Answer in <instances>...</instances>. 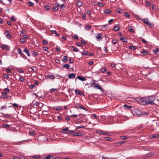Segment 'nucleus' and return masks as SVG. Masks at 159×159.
Returning <instances> with one entry per match:
<instances>
[{
	"label": "nucleus",
	"instance_id": "nucleus-1",
	"mask_svg": "<svg viewBox=\"0 0 159 159\" xmlns=\"http://www.w3.org/2000/svg\"><path fill=\"white\" fill-rule=\"evenodd\" d=\"M155 98L153 97H146L142 98H137L135 100L137 102L143 105L154 104L153 102L154 101Z\"/></svg>",
	"mask_w": 159,
	"mask_h": 159
},
{
	"label": "nucleus",
	"instance_id": "nucleus-2",
	"mask_svg": "<svg viewBox=\"0 0 159 159\" xmlns=\"http://www.w3.org/2000/svg\"><path fill=\"white\" fill-rule=\"evenodd\" d=\"M143 21L146 25H149L150 27H152L153 25L152 23H150L148 19H143Z\"/></svg>",
	"mask_w": 159,
	"mask_h": 159
},
{
	"label": "nucleus",
	"instance_id": "nucleus-3",
	"mask_svg": "<svg viewBox=\"0 0 159 159\" xmlns=\"http://www.w3.org/2000/svg\"><path fill=\"white\" fill-rule=\"evenodd\" d=\"M97 133L99 134H101L107 135H108V133L104 131H102L100 130H97Z\"/></svg>",
	"mask_w": 159,
	"mask_h": 159
},
{
	"label": "nucleus",
	"instance_id": "nucleus-4",
	"mask_svg": "<svg viewBox=\"0 0 159 159\" xmlns=\"http://www.w3.org/2000/svg\"><path fill=\"white\" fill-rule=\"evenodd\" d=\"M1 48L2 49H6V50L7 51L9 50H10L9 47V46L6 44H3L2 45L1 47Z\"/></svg>",
	"mask_w": 159,
	"mask_h": 159
},
{
	"label": "nucleus",
	"instance_id": "nucleus-5",
	"mask_svg": "<svg viewBox=\"0 0 159 159\" xmlns=\"http://www.w3.org/2000/svg\"><path fill=\"white\" fill-rule=\"evenodd\" d=\"M75 108H80V109H82L83 110H86V109L85 108H84V107H83L81 106H80L79 104H76L75 105Z\"/></svg>",
	"mask_w": 159,
	"mask_h": 159
},
{
	"label": "nucleus",
	"instance_id": "nucleus-6",
	"mask_svg": "<svg viewBox=\"0 0 159 159\" xmlns=\"http://www.w3.org/2000/svg\"><path fill=\"white\" fill-rule=\"evenodd\" d=\"M135 114L137 116H139L142 114V112L138 110H135L134 111Z\"/></svg>",
	"mask_w": 159,
	"mask_h": 159
},
{
	"label": "nucleus",
	"instance_id": "nucleus-7",
	"mask_svg": "<svg viewBox=\"0 0 159 159\" xmlns=\"http://www.w3.org/2000/svg\"><path fill=\"white\" fill-rule=\"evenodd\" d=\"M70 49L71 50H73L75 52H78L79 51V50L78 48L74 46H71L70 47Z\"/></svg>",
	"mask_w": 159,
	"mask_h": 159
},
{
	"label": "nucleus",
	"instance_id": "nucleus-8",
	"mask_svg": "<svg viewBox=\"0 0 159 159\" xmlns=\"http://www.w3.org/2000/svg\"><path fill=\"white\" fill-rule=\"evenodd\" d=\"M76 78L82 81H84L86 80V79L84 77H82V76L80 75L77 76Z\"/></svg>",
	"mask_w": 159,
	"mask_h": 159
},
{
	"label": "nucleus",
	"instance_id": "nucleus-9",
	"mask_svg": "<svg viewBox=\"0 0 159 159\" xmlns=\"http://www.w3.org/2000/svg\"><path fill=\"white\" fill-rule=\"evenodd\" d=\"M38 103H38L35 100H34L32 102V104L33 105L34 108L38 106Z\"/></svg>",
	"mask_w": 159,
	"mask_h": 159
},
{
	"label": "nucleus",
	"instance_id": "nucleus-10",
	"mask_svg": "<svg viewBox=\"0 0 159 159\" xmlns=\"http://www.w3.org/2000/svg\"><path fill=\"white\" fill-rule=\"evenodd\" d=\"M24 52L26 53L27 55L28 56H30V52L29 51L27 48H25L23 50Z\"/></svg>",
	"mask_w": 159,
	"mask_h": 159
},
{
	"label": "nucleus",
	"instance_id": "nucleus-11",
	"mask_svg": "<svg viewBox=\"0 0 159 159\" xmlns=\"http://www.w3.org/2000/svg\"><path fill=\"white\" fill-rule=\"evenodd\" d=\"M75 75L74 73H71L69 74L68 77L69 78H74L75 77Z\"/></svg>",
	"mask_w": 159,
	"mask_h": 159
},
{
	"label": "nucleus",
	"instance_id": "nucleus-12",
	"mask_svg": "<svg viewBox=\"0 0 159 159\" xmlns=\"http://www.w3.org/2000/svg\"><path fill=\"white\" fill-rule=\"evenodd\" d=\"M7 33L6 37L7 39H9L11 37V35L9 33V31L7 30L5 31V34Z\"/></svg>",
	"mask_w": 159,
	"mask_h": 159
},
{
	"label": "nucleus",
	"instance_id": "nucleus-13",
	"mask_svg": "<svg viewBox=\"0 0 159 159\" xmlns=\"http://www.w3.org/2000/svg\"><path fill=\"white\" fill-rule=\"evenodd\" d=\"M31 54L34 57L38 56L39 54L38 52H36L34 51L31 52Z\"/></svg>",
	"mask_w": 159,
	"mask_h": 159
},
{
	"label": "nucleus",
	"instance_id": "nucleus-14",
	"mask_svg": "<svg viewBox=\"0 0 159 159\" xmlns=\"http://www.w3.org/2000/svg\"><path fill=\"white\" fill-rule=\"evenodd\" d=\"M62 61L66 62L67 61V56H64L63 58L62 59Z\"/></svg>",
	"mask_w": 159,
	"mask_h": 159
},
{
	"label": "nucleus",
	"instance_id": "nucleus-15",
	"mask_svg": "<svg viewBox=\"0 0 159 159\" xmlns=\"http://www.w3.org/2000/svg\"><path fill=\"white\" fill-rule=\"evenodd\" d=\"M91 28V25H86L85 26V29L86 30L89 31L90 30Z\"/></svg>",
	"mask_w": 159,
	"mask_h": 159
},
{
	"label": "nucleus",
	"instance_id": "nucleus-16",
	"mask_svg": "<svg viewBox=\"0 0 159 159\" xmlns=\"http://www.w3.org/2000/svg\"><path fill=\"white\" fill-rule=\"evenodd\" d=\"M80 53H81L82 54V55H84L87 56L88 52H87V51L84 50L82 52H80Z\"/></svg>",
	"mask_w": 159,
	"mask_h": 159
},
{
	"label": "nucleus",
	"instance_id": "nucleus-17",
	"mask_svg": "<svg viewBox=\"0 0 159 159\" xmlns=\"http://www.w3.org/2000/svg\"><path fill=\"white\" fill-rule=\"evenodd\" d=\"M31 157L33 159L39 158L40 157V156L38 155L31 156Z\"/></svg>",
	"mask_w": 159,
	"mask_h": 159
},
{
	"label": "nucleus",
	"instance_id": "nucleus-18",
	"mask_svg": "<svg viewBox=\"0 0 159 159\" xmlns=\"http://www.w3.org/2000/svg\"><path fill=\"white\" fill-rule=\"evenodd\" d=\"M17 49H18V53L20 54L21 56H22L23 55V53L22 52L21 49L18 48H17Z\"/></svg>",
	"mask_w": 159,
	"mask_h": 159
},
{
	"label": "nucleus",
	"instance_id": "nucleus-19",
	"mask_svg": "<svg viewBox=\"0 0 159 159\" xmlns=\"http://www.w3.org/2000/svg\"><path fill=\"white\" fill-rule=\"evenodd\" d=\"M82 133H75L73 134L74 136H81L82 135Z\"/></svg>",
	"mask_w": 159,
	"mask_h": 159
},
{
	"label": "nucleus",
	"instance_id": "nucleus-20",
	"mask_svg": "<svg viewBox=\"0 0 159 159\" xmlns=\"http://www.w3.org/2000/svg\"><path fill=\"white\" fill-rule=\"evenodd\" d=\"M120 29V27L119 26H116L113 28L114 30L115 31H117Z\"/></svg>",
	"mask_w": 159,
	"mask_h": 159
},
{
	"label": "nucleus",
	"instance_id": "nucleus-21",
	"mask_svg": "<svg viewBox=\"0 0 159 159\" xmlns=\"http://www.w3.org/2000/svg\"><path fill=\"white\" fill-rule=\"evenodd\" d=\"M102 38V35L100 34H98L96 37L98 41L100 39Z\"/></svg>",
	"mask_w": 159,
	"mask_h": 159
},
{
	"label": "nucleus",
	"instance_id": "nucleus-22",
	"mask_svg": "<svg viewBox=\"0 0 159 159\" xmlns=\"http://www.w3.org/2000/svg\"><path fill=\"white\" fill-rule=\"evenodd\" d=\"M128 30L131 33H133L134 32V29H132V26H131L129 27Z\"/></svg>",
	"mask_w": 159,
	"mask_h": 159
},
{
	"label": "nucleus",
	"instance_id": "nucleus-23",
	"mask_svg": "<svg viewBox=\"0 0 159 159\" xmlns=\"http://www.w3.org/2000/svg\"><path fill=\"white\" fill-rule=\"evenodd\" d=\"M61 107H54V109L56 110H60L61 109Z\"/></svg>",
	"mask_w": 159,
	"mask_h": 159
},
{
	"label": "nucleus",
	"instance_id": "nucleus-24",
	"mask_svg": "<svg viewBox=\"0 0 159 159\" xmlns=\"http://www.w3.org/2000/svg\"><path fill=\"white\" fill-rule=\"evenodd\" d=\"M153 52L155 54H156L159 52V48H157L156 49L153 50Z\"/></svg>",
	"mask_w": 159,
	"mask_h": 159
},
{
	"label": "nucleus",
	"instance_id": "nucleus-25",
	"mask_svg": "<svg viewBox=\"0 0 159 159\" xmlns=\"http://www.w3.org/2000/svg\"><path fill=\"white\" fill-rule=\"evenodd\" d=\"M75 92L76 94H81L80 91L78 89L75 90Z\"/></svg>",
	"mask_w": 159,
	"mask_h": 159
},
{
	"label": "nucleus",
	"instance_id": "nucleus-26",
	"mask_svg": "<svg viewBox=\"0 0 159 159\" xmlns=\"http://www.w3.org/2000/svg\"><path fill=\"white\" fill-rule=\"evenodd\" d=\"M111 10L109 9H106L104 11V12L105 14L110 13L111 12Z\"/></svg>",
	"mask_w": 159,
	"mask_h": 159
},
{
	"label": "nucleus",
	"instance_id": "nucleus-27",
	"mask_svg": "<svg viewBox=\"0 0 159 159\" xmlns=\"http://www.w3.org/2000/svg\"><path fill=\"white\" fill-rule=\"evenodd\" d=\"M6 71L8 73V75H10L11 74V70L10 69H9V68H8L7 69H6Z\"/></svg>",
	"mask_w": 159,
	"mask_h": 159
},
{
	"label": "nucleus",
	"instance_id": "nucleus-28",
	"mask_svg": "<svg viewBox=\"0 0 159 159\" xmlns=\"http://www.w3.org/2000/svg\"><path fill=\"white\" fill-rule=\"evenodd\" d=\"M63 68H66L67 69H69V67H70V66L68 64H66L64 65H63Z\"/></svg>",
	"mask_w": 159,
	"mask_h": 159
},
{
	"label": "nucleus",
	"instance_id": "nucleus-29",
	"mask_svg": "<svg viewBox=\"0 0 159 159\" xmlns=\"http://www.w3.org/2000/svg\"><path fill=\"white\" fill-rule=\"evenodd\" d=\"M17 54L16 52H15L13 53L12 57H13L14 58H16L17 57Z\"/></svg>",
	"mask_w": 159,
	"mask_h": 159
},
{
	"label": "nucleus",
	"instance_id": "nucleus-30",
	"mask_svg": "<svg viewBox=\"0 0 159 159\" xmlns=\"http://www.w3.org/2000/svg\"><path fill=\"white\" fill-rule=\"evenodd\" d=\"M47 77L50 78V79H53L55 78V77L53 75H48Z\"/></svg>",
	"mask_w": 159,
	"mask_h": 159
},
{
	"label": "nucleus",
	"instance_id": "nucleus-31",
	"mask_svg": "<svg viewBox=\"0 0 159 159\" xmlns=\"http://www.w3.org/2000/svg\"><path fill=\"white\" fill-rule=\"evenodd\" d=\"M74 132L75 131L74 130H69L68 129L67 130V131H66V133L71 134L74 133Z\"/></svg>",
	"mask_w": 159,
	"mask_h": 159
},
{
	"label": "nucleus",
	"instance_id": "nucleus-32",
	"mask_svg": "<svg viewBox=\"0 0 159 159\" xmlns=\"http://www.w3.org/2000/svg\"><path fill=\"white\" fill-rule=\"evenodd\" d=\"M76 5L78 7H80L82 5V3L81 2H79L77 3Z\"/></svg>",
	"mask_w": 159,
	"mask_h": 159
},
{
	"label": "nucleus",
	"instance_id": "nucleus-33",
	"mask_svg": "<svg viewBox=\"0 0 159 159\" xmlns=\"http://www.w3.org/2000/svg\"><path fill=\"white\" fill-rule=\"evenodd\" d=\"M93 87H94L95 88H97L98 89H100L101 90H102V88L100 86H99L95 85L93 86Z\"/></svg>",
	"mask_w": 159,
	"mask_h": 159
},
{
	"label": "nucleus",
	"instance_id": "nucleus-34",
	"mask_svg": "<svg viewBox=\"0 0 159 159\" xmlns=\"http://www.w3.org/2000/svg\"><path fill=\"white\" fill-rule=\"evenodd\" d=\"M120 138L122 139H128L127 136H120Z\"/></svg>",
	"mask_w": 159,
	"mask_h": 159
},
{
	"label": "nucleus",
	"instance_id": "nucleus-35",
	"mask_svg": "<svg viewBox=\"0 0 159 159\" xmlns=\"http://www.w3.org/2000/svg\"><path fill=\"white\" fill-rule=\"evenodd\" d=\"M43 105V104L41 102H39L38 103V106L40 108H42Z\"/></svg>",
	"mask_w": 159,
	"mask_h": 159
},
{
	"label": "nucleus",
	"instance_id": "nucleus-36",
	"mask_svg": "<svg viewBox=\"0 0 159 159\" xmlns=\"http://www.w3.org/2000/svg\"><path fill=\"white\" fill-rule=\"evenodd\" d=\"M120 39L122 40L124 42H126L127 41V39L125 38L121 37Z\"/></svg>",
	"mask_w": 159,
	"mask_h": 159
},
{
	"label": "nucleus",
	"instance_id": "nucleus-37",
	"mask_svg": "<svg viewBox=\"0 0 159 159\" xmlns=\"http://www.w3.org/2000/svg\"><path fill=\"white\" fill-rule=\"evenodd\" d=\"M20 43H24L25 41V40L24 38H21L20 39Z\"/></svg>",
	"mask_w": 159,
	"mask_h": 159
},
{
	"label": "nucleus",
	"instance_id": "nucleus-38",
	"mask_svg": "<svg viewBox=\"0 0 159 159\" xmlns=\"http://www.w3.org/2000/svg\"><path fill=\"white\" fill-rule=\"evenodd\" d=\"M76 128V129H80V128H85V127L84 126H82V125H80V126H76L75 127Z\"/></svg>",
	"mask_w": 159,
	"mask_h": 159
},
{
	"label": "nucleus",
	"instance_id": "nucleus-39",
	"mask_svg": "<svg viewBox=\"0 0 159 159\" xmlns=\"http://www.w3.org/2000/svg\"><path fill=\"white\" fill-rule=\"evenodd\" d=\"M19 76H20V81L21 82H23L24 81V79L23 77L20 75H19Z\"/></svg>",
	"mask_w": 159,
	"mask_h": 159
},
{
	"label": "nucleus",
	"instance_id": "nucleus-40",
	"mask_svg": "<svg viewBox=\"0 0 159 159\" xmlns=\"http://www.w3.org/2000/svg\"><path fill=\"white\" fill-rule=\"evenodd\" d=\"M158 137L159 135L157 134H156L152 135V138H157Z\"/></svg>",
	"mask_w": 159,
	"mask_h": 159
},
{
	"label": "nucleus",
	"instance_id": "nucleus-41",
	"mask_svg": "<svg viewBox=\"0 0 159 159\" xmlns=\"http://www.w3.org/2000/svg\"><path fill=\"white\" fill-rule=\"evenodd\" d=\"M129 48L133 50H134L136 49V48L134 46H129Z\"/></svg>",
	"mask_w": 159,
	"mask_h": 159
},
{
	"label": "nucleus",
	"instance_id": "nucleus-42",
	"mask_svg": "<svg viewBox=\"0 0 159 159\" xmlns=\"http://www.w3.org/2000/svg\"><path fill=\"white\" fill-rule=\"evenodd\" d=\"M29 134H30V135L31 136H33L35 134V132H33L30 131L29 133Z\"/></svg>",
	"mask_w": 159,
	"mask_h": 159
},
{
	"label": "nucleus",
	"instance_id": "nucleus-43",
	"mask_svg": "<svg viewBox=\"0 0 159 159\" xmlns=\"http://www.w3.org/2000/svg\"><path fill=\"white\" fill-rule=\"evenodd\" d=\"M44 8L45 10L46 11L50 9V7L48 6H46Z\"/></svg>",
	"mask_w": 159,
	"mask_h": 159
},
{
	"label": "nucleus",
	"instance_id": "nucleus-44",
	"mask_svg": "<svg viewBox=\"0 0 159 159\" xmlns=\"http://www.w3.org/2000/svg\"><path fill=\"white\" fill-rule=\"evenodd\" d=\"M146 6H147L148 7H149L150 6V3L148 1H146Z\"/></svg>",
	"mask_w": 159,
	"mask_h": 159
},
{
	"label": "nucleus",
	"instance_id": "nucleus-45",
	"mask_svg": "<svg viewBox=\"0 0 159 159\" xmlns=\"http://www.w3.org/2000/svg\"><path fill=\"white\" fill-rule=\"evenodd\" d=\"M116 12L119 13H122L123 11L122 9H118L116 10Z\"/></svg>",
	"mask_w": 159,
	"mask_h": 159
},
{
	"label": "nucleus",
	"instance_id": "nucleus-46",
	"mask_svg": "<svg viewBox=\"0 0 159 159\" xmlns=\"http://www.w3.org/2000/svg\"><path fill=\"white\" fill-rule=\"evenodd\" d=\"M100 70L101 72H104L106 71V70L105 68H102L100 69Z\"/></svg>",
	"mask_w": 159,
	"mask_h": 159
},
{
	"label": "nucleus",
	"instance_id": "nucleus-47",
	"mask_svg": "<svg viewBox=\"0 0 159 159\" xmlns=\"http://www.w3.org/2000/svg\"><path fill=\"white\" fill-rule=\"evenodd\" d=\"M28 5L30 6H32L34 5V3L30 1H29L28 3Z\"/></svg>",
	"mask_w": 159,
	"mask_h": 159
},
{
	"label": "nucleus",
	"instance_id": "nucleus-48",
	"mask_svg": "<svg viewBox=\"0 0 159 159\" xmlns=\"http://www.w3.org/2000/svg\"><path fill=\"white\" fill-rule=\"evenodd\" d=\"M125 16L128 18H130V15L127 12H126L125 13Z\"/></svg>",
	"mask_w": 159,
	"mask_h": 159
},
{
	"label": "nucleus",
	"instance_id": "nucleus-49",
	"mask_svg": "<svg viewBox=\"0 0 159 159\" xmlns=\"http://www.w3.org/2000/svg\"><path fill=\"white\" fill-rule=\"evenodd\" d=\"M10 20L12 21H13L14 20H16V19H15V17L13 16L11 17Z\"/></svg>",
	"mask_w": 159,
	"mask_h": 159
},
{
	"label": "nucleus",
	"instance_id": "nucleus-50",
	"mask_svg": "<svg viewBox=\"0 0 159 159\" xmlns=\"http://www.w3.org/2000/svg\"><path fill=\"white\" fill-rule=\"evenodd\" d=\"M3 127L4 128H9L10 127V125L8 124H5L3 125Z\"/></svg>",
	"mask_w": 159,
	"mask_h": 159
},
{
	"label": "nucleus",
	"instance_id": "nucleus-51",
	"mask_svg": "<svg viewBox=\"0 0 159 159\" xmlns=\"http://www.w3.org/2000/svg\"><path fill=\"white\" fill-rule=\"evenodd\" d=\"M3 76L5 78L7 79L9 78V77H8V75H7V74H4Z\"/></svg>",
	"mask_w": 159,
	"mask_h": 159
},
{
	"label": "nucleus",
	"instance_id": "nucleus-52",
	"mask_svg": "<svg viewBox=\"0 0 159 159\" xmlns=\"http://www.w3.org/2000/svg\"><path fill=\"white\" fill-rule=\"evenodd\" d=\"M68 129V127H67L65 129H63L62 130V131H63V133H66V131H67V130Z\"/></svg>",
	"mask_w": 159,
	"mask_h": 159
},
{
	"label": "nucleus",
	"instance_id": "nucleus-53",
	"mask_svg": "<svg viewBox=\"0 0 159 159\" xmlns=\"http://www.w3.org/2000/svg\"><path fill=\"white\" fill-rule=\"evenodd\" d=\"M43 44H48V42L47 41H46L45 40H43Z\"/></svg>",
	"mask_w": 159,
	"mask_h": 159
},
{
	"label": "nucleus",
	"instance_id": "nucleus-54",
	"mask_svg": "<svg viewBox=\"0 0 159 159\" xmlns=\"http://www.w3.org/2000/svg\"><path fill=\"white\" fill-rule=\"evenodd\" d=\"M98 5L100 7H103V5L100 2H98Z\"/></svg>",
	"mask_w": 159,
	"mask_h": 159
},
{
	"label": "nucleus",
	"instance_id": "nucleus-55",
	"mask_svg": "<svg viewBox=\"0 0 159 159\" xmlns=\"http://www.w3.org/2000/svg\"><path fill=\"white\" fill-rule=\"evenodd\" d=\"M105 139L109 141H111V139L109 137H105Z\"/></svg>",
	"mask_w": 159,
	"mask_h": 159
},
{
	"label": "nucleus",
	"instance_id": "nucleus-56",
	"mask_svg": "<svg viewBox=\"0 0 159 159\" xmlns=\"http://www.w3.org/2000/svg\"><path fill=\"white\" fill-rule=\"evenodd\" d=\"M73 38L74 39H78V36L76 34H75L74 35V36Z\"/></svg>",
	"mask_w": 159,
	"mask_h": 159
},
{
	"label": "nucleus",
	"instance_id": "nucleus-57",
	"mask_svg": "<svg viewBox=\"0 0 159 159\" xmlns=\"http://www.w3.org/2000/svg\"><path fill=\"white\" fill-rule=\"evenodd\" d=\"M112 43L114 44H115L117 43V40L115 39H114L112 40Z\"/></svg>",
	"mask_w": 159,
	"mask_h": 159
},
{
	"label": "nucleus",
	"instance_id": "nucleus-58",
	"mask_svg": "<svg viewBox=\"0 0 159 159\" xmlns=\"http://www.w3.org/2000/svg\"><path fill=\"white\" fill-rule=\"evenodd\" d=\"M141 53L143 54V55H146L148 53L146 51H143L141 52Z\"/></svg>",
	"mask_w": 159,
	"mask_h": 159
},
{
	"label": "nucleus",
	"instance_id": "nucleus-59",
	"mask_svg": "<svg viewBox=\"0 0 159 159\" xmlns=\"http://www.w3.org/2000/svg\"><path fill=\"white\" fill-rule=\"evenodd\" d=\"M60 8L61 9L63 8L64 9L65 8V6L64 4H62V5H61L60 6Z\"/></svg>",
	"mask_w": 159,
	"mask_h": 159
},
{
	"label": "nucleus",
	"instance_id": "nucleus-60",
	"mask_svg": "<svg viewBox=\"0 0 159 159\" xmlns=\"http://www.w3.org/2000/svg\"><path fill=\"white\" fill-rule=\"evenodd\" d=\"M31 68L32 70L34 71H35L36 70V68L34 66H32Z\"/></svg>",
	"mask_w": 159,
	"mask_h": 159
},
{
	"label": "nucleus",
	"instance_id": "nucleus-61",
	"mask_svg": "<svg viewBox=\"0 0 159 159\" xmlns=\"http://www.w3.org/2000/svg\"><path fill=\"white\" fill-rule=\"evenodd\" d=\"M58 7H55L53 8L52 9V11H56V10H57L58 9Z\"/></svg>",
	"mask_w": 159,
	"mask_h": 159
},
{
	"label": "nucleus",
	"instance_id": "nucleus-62",
	"mask_svg": "<svg viewBox=\"0 0 159 159\" xmlns=\"http://www.w3.org/2000/svg\"><path fill=\"white\" fill-rule=\"evenodd\" d=\"M86 14L88 15H90V14H91V12L90 11L88 10V11H87V12H86Z\"/></svg>",
	"mask_w": 159,
	"mask_h": 159
},
{
	"label": "nucleus",
	"instance_id": "nucleus-63",
	"mask_svg": "<svg viewBox=\"0 0 159 159\" xmlns=\"http://www.w3.org/2000/svg\"><path fill=\"white\" fill-rule=\"evenodd\" d=\"M60 60L59 59H56L55 60V62L57 63H60Z\"/></svg>",
	"mask_w": 159,
	"mask_h": 159
},
{
	"label": "nucleus",
	"instance_id": "nucleus-64",
	"mask_svg": "<svg viewBox=\"0 0 159 159\" xmlns=\"http://www.w3.org/2000/svg\"><path fill=\"white\" fill-rule=\"evenodd\" d=\"M4 116L7 118H9L10 117V116L9 115H7V114H4Z\"/></svg>",
	"mask_w": 159,
	"mask_h": 159
}]
</instances>
